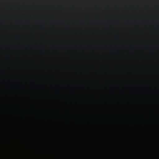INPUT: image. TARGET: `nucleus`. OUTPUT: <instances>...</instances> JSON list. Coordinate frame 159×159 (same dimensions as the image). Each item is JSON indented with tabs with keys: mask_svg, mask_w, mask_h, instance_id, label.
I'll list each match as a JSON object with an SVG mask.
<instances>
[{
	"mask_svg": "<svg viewBox=\"0 0 159 159\" xmlns=\"http://www.w3.org/2000/svg\"><path fill=\"white\" fill-rule=\"evenodd\" d=\"M7 144L8 145V142H7Z\"/></svg>",
	"mask_w": 159,
	"mask_h": 159,
	"instance_id": "obj_3",
	"label": "nucleus"
},
{
	"mask_svg": "<svg viewBox=\"0 0 159 159\" xmlns=\"http://www.w3.org/2000/svg\"><path fill=\"white\" fill-rule=\"evenodd\" d=\"M10 150H7V159H11V155Z\"/></svg>",
	"mask_w": 159,
	"mask_h": 159,
	"instance_id": "obj_1",
	"label": "nucleus"
},
{
	"mask_svg": "<svg viewBox=\"0 0 159 159\" xmlns=\"http://www.w3.org/2000/svg\"><path fill=\"white\" fill-rule=\"evenodd\" d=\"M7 138L9 141H10V142L12 141V140L10 139V136H9L8 135L7 136Z\"/></svg>",
	"mask_w": 159,
	"mask_h": 159,
	"instance_id": "obj_2",
	"label": "nucleus"
}]
</instances>
